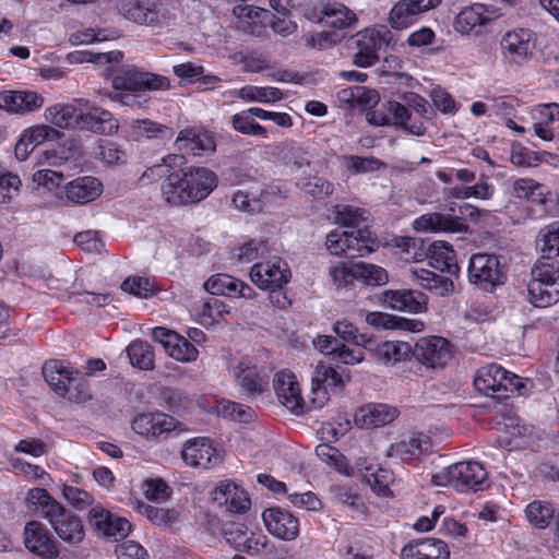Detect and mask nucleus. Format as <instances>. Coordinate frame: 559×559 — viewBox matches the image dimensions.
<instances>
[{
	"label": "nucleus",
	"instance_id": "49",
	"mask_svg": "<svg viewBox=\"0 0 559 559\" xmlns=\"http://www.w3.org/2000/svg\"><path fill=\"white\" fill-rule=\"evenodd\" d=\"M356 276L357 280L371 286H382L389 281L388 273L383 267L362 262L356 264Z\"/></svg>",
	"mask_w": 559,
	"mask_h": 559
},
{
	"label": "nucleus",
	"instance_id": "27",
	"mask_svg": "<svg viewBox=\"0 0 559 559\" xmlns=\"http://www.w3.org/2000/svg\"><path fill=\"white\" fill-rule=\"evenodd\" d=\"M103 191L102 182L91 176L79 177L66 186V197L74 204H86L96 200Z\"/></svg>",
	"mask_w": 559,
	"mask_h": 559
},
{
	"label": "nucleus",
	"instance_id": "40",
	"mask_svg": "<svg viewBox=\"0 0 559 559\" xmlns=\"http://www.w3.org/2000/svg\"><path fill=\"white\" fill-rule=\"evenodd\" d=\"M185 163L183 155H168L163 158L160 164L148 167L140 177L139 181L142 186L148 185L153 181L167 179L175 167L181 166Z\"/></svg>",
	"mask_w": 559,
	"mask_h": 559
},
{
	"label": "nucleus",
	"instance_id": "63",
	"mask_svg": "<svg viewBox=\"0 0 559 559\" xmlns=\"http://www.w3.org/2000/svg\"><path fill=\"white\" fill-rule=\"evenodd\" d=\"M211 451L213 454H218L224 450L219 448L217 442L207 437H194L185 442L183 450L180 454H188V452L209 454Z\"/></svg>",
	"mask_w": 559,
	"mask_h": 559
},
{
	"label": "nucleus",
	"instance_id": "8",
	"mask_svg": "<svg viewBox=\"0 0 559 559\" xmlns=\"http://www.w3.org/2000/svg\"><path fill=\"white\" fill-rule=\"evenodd\" d=\"M412 354L428 368H443L451 358L450 343L441 336L421 337Z\"/></svg>",
	"mask_w": 559,
	"mask_h": 559
},
{
	"label": "nucleus",
	"instance_id": "22",
	"mask_svg": "<svg viewBox=\"0 0 559 559\" xmlns=\"http://www.w3.org/2000/svg\"><path fill=\"white\" fill-rule=\"evenodd\" d=\"M383 301L393 310L411 313H423L428 307L427 296L413 289L386 290Z\"/></svg>",
	"mask_w": 559,
	"mask_h": 559
},
{
	"label": "nucleus",
	"instance_id": "54",
	"mask_svg": "<svg viewBox=\"0 0 559 559\" xmlns=\"http://www.w3.org/2000/svg\"><path fill=\"white\" fill-rule=\"evenodd\" d=\"M230 309L216 296L209 297L201 306L200 316L203 323L218 322Z\"/></svg>",
	"mask_w": 559,
	"mask_h": 559
},
{
	"label": "nucleus",
	"instance_id": "44",
	"mask_svg": "<svg viewBox=\"0 0 559 559\" xmlns=\"http://www.w3.org/2000/svg\"><path fill=\"white\" fill-rule=\"evenodd\" d=\"M237 285H239V280L226 274H217L204 283V288L212 296L236 297Z\"/></svg>",
	"mask_w": 559,
	"mask_h": 559
},
{
	"label": "nucleus",
	"instance_id": "39",
	"mask_svg": "<svg viewBox=\"0 0 559 559\" xmlns=\"http://www.w3.org/2000/svg\"><path fill=\"white\" fill-rule=\"evenodd\" d=\"M536 247L540 251L538 261L548 262L559 255V225L551 224L539 231Z\"/></svg>",
	"mask_w": 559,
	"mask_h": 559
},
{
	"label": "nucleus",
	"instance_id": "33",
	"mask_svg": "<svg viewBox=\"0 0 559 559\" xmlns=\"http://www.w3.org/2000/svg\"><path fill=\"white\" fill-rule=\"evenodd\" d=\"M501 374H506V369L496 364L488 365L477 371L474 385L477 391L485 395L501 399L502 394L499 393Z\"/></svg>",
	"mask_w": 559,
	"mask_h": 559
},
{
	"label": "nucleus",
	"instance_id": "26",
	"mask_svg": "<svg viewBox=\"0 0 559 559\" xmlns=\"http://www.w3.org/2000/svg\"><path fill=\"white\" fill-rule=\"evenodd\" d=\"M487 13L488 10L484 4L474 3L457 13L453 27L462 35H479V29L491 21Z\"/></svg>",
	"mask_w": 559,
	"mask_h": 559
},
{
	"label": "nucleus",
	"instance_id": "38",
	"mask_svg": "<svg viewBox=\"0 0 559 559\" xmlns=\"http://www.w3.org/2000/svg\"><path fill=\"white\" fill-rule=\"evenodd\" d=\"M144 26L152 28L167 27L174 17L166 0H146Z\"/></svg>",
	"mask_w": 559,
	"mask_h": 559
},
{
	"label": "nucleus",
	"instance_id": "18",
	"mask_svg": "<svg viewBox=\"0 0 559 559\" xmlns=\"http://www.w3.org/2000/svg\"><path fill=\"white\" fill-rule=\"evenodd\" d=\"M83 106H87V99L76 98L71 104H55L45 109V120L51 127L76 130L80 127L79 114H81Z\"/></svg>",
	"mask_w": 559,
	"mask_h": 559
},
{
	"label": "nucleus",
	"instance_id": "58",
	"mask_svg": "<svg viewBox=\"0 0 559 559\" xmlns=\"http://www.w3.org/2000/svg\"><path fill=\"white\" fill-rule=\"evenodd\" d=\"M62 495L68 503L79 511H82L94 503V497L86 490L79 487L64 485L62 488Z\"/></svg>",
	"mask_w": 559,
	"mask_h": 559
},
{
	"label": "nucleus",
	"instance_id": "62",
	"mask_svg": "<svg viewBox=\"0 0 559 559\" xmlns=\"http://www.w3.org/2000/svg\"><path fill=\"white\" fill-rule=\"evenodd\" d=\"M167 354L178 361L188 362L197 359L198 349L188 340L178 334V340H175Z\"/></svg>",
	"mask_w": 559,
	"mask_h": 559
},
{
	"label": "nucleus",
	"instance_id": "59",
	"mask_svg": "<svg viewBox=\"0 0 559 559\" xmlns=\"http://www.w3.org/2000/svg\"><path fill=\"white\" fill-rule=\"evenodd\" d=\"M249 115L247 111L234 115L231 118L233 128L242 134L264 136L266 133L265 128L250 119Z\"/></svg>",
	"mask_w": 559,
	"mask_h": 559
},
{
	"label": "nucleus",
	"instance_id": "7",
	"mask_svg": "<svg viewBox=\"0 0 559 559\" xmlns=\"http://www.w3.org/2000/svg\"><path fill=\"white\" fill-rule=\"evenodd\" d=\"M289 270L281 258L258 262L250 270V278L261 289L276 292L289 281Z\"/></svg>",
	"mask_w": 559,
	"mask_h": 559
},
{
	"label": "nucleus",
	"instance_id": "19",
	"mask_svg": "<svg viewBox=\"0 0 559 559\" xmlns=\"http://www.w3.org/2000/svg\"><path fill=\"white\" fill-rule=\"evenodd\" d=\"M278 401L292 413L300 415L305 411V402L300 395L299 384L294 374L281 371L273 381Z\"/></svg>",
	"mask_w": 559,
	"mask_h": 559
},
{
	"label": "nucleus",
	"instance_id": "13",
	"mask_svg": "<svg viewBox=\"0 0 559 559\" xmlns=\"http://www.w3.org/2000/svg\"><path fill=\"white\" fill-rule=\"evenodd\" d=\"M23 535L25 547L31 552L48 559L58 557V543L41 522L35 520L27 522Z\"/></svg>",
	"mask_w": 559,
	"mask_h": 559
},
{
	"label": "nucleus",
	"instance_id": "23",
	"mask_svg": "<svg viewBox=\"0 0 559 559\" xmlns=\"http://www.w3.org/2000/svg\"><path fill=\"white\" fill-rule=\"evenodd\" d=\"M44 105V97L34 91H3L0 93V109L11 114L33 112Z\"/></svg>",
	"mask_w": 559,
	"mask_h": 559
},
{
	"label": "nucleus",
	"instance_id": "14",
	"mask_svg": "<svg viewBox=\"0 0 559 559\" xmlns=\"http://www.w3.org/2000/svg\"><path fill=\"white\" fill-rule=\"evenodd\" d=\"M442 0H400L390 11L389 23L394 29H405L417 16L435 9Z\"/></svg>",
	"mask_w": 559,
	"mask_h": 559
},
{
	"label": "nucleus",
	"instance_id": "46",
	"mask_svg": "<svg viewBox=\"0 0 559 559\" xmlns=\"http://www.w3.org/2000/svg\"><path fill=\"white\" fill-rule=\"evenodd\" d=\"M333 331L341 340L362 346L366 350L367 348H372L374 344V340L366 334H359L357 328L346 320L337 321L333 326Z\"/></svg>",
	"mask_w": 559,
	"mask_h": 559
},
{
	"label": "nucleus",
	"instance_id": "56",
	"mask_svg": "<svg viewBox=\"0 0 559 559\" xmlns=\"http://www.w3.org/2000/svg\"><path fill=\"white\" fill-rule=\"evenodd\" d=\"M145 4L146 0H121L118 4V11L127 21L144 26Z\"/></svg>",
	"mask_w": 559,
	"mask_h": 559
},
{
	"label": "nucleus",
	"instance_id": "42",
	"mask_svg": "<svg viewBox=\"0 0 559 559\" xmlns=\"http://www.w3.org/2000/svg\"><path fill=\"white\" fill-rule=\"evenodd\" d=\"M347 238H350L349 247V259L358 257H365L373 251L371 245L374 243V239L371 237V233L367 228H360L356 231H347Z\"/></svg>",
	"mask_w": 559,
	"mask_h": 559
},
{
	"label": "nucleus",
	"instance_id": "25",
	"mask_svg": "<svg viewBox=\"0 0 559 559\" xmlns=\"http://www.w3.org/2000/svg\"><path fill=\"white\" fill-rule=\"evenodd\" d=\"M175 420L163 413H147L138 415L132 421V429L146 438H158L173 431Z\"/></svg>",
	"mask_w": 559,
	"mask_h": 559
},
{
	"label": "nucleus",
	"instance_id": "2",
	"mask_svg": "<svg viewBox=\"0 0 559 559\" xmlns=\"http://www.w3.org/2000/svg\"><path fill=\"white\" fill-rule=\"evenodd\" d=\"M41 372L45 381L57 395L76 404H84L92 400L88 383L82 371L64 361H46Z\"/></svg>",
	"mask_w": 559,
	"mask_h": 559
},
{
	"label": "nucleus",
	"instance_id": "43",
	"mask_svg": "<svg viewBox=\"0 0 559 559\" xmlns=\"http://www.w3.org/2000/svg\"><path fill=\"white\" fill-rule=\"evenodd\" d=\"M528 522L536 528H546L554 519V508L546 501H533L525 510Z\"/></svg>",
	"mask_w": 559,
	"mask_h": 559
},
{
	"label": "nucleus",
	"instance_id": "11",
	"mask_svg": "<svg viewBox=\"0 0 559 559\" xmlns=\"http://www.w3.org/2000/svg\"><path fill=\"white\" fill-rule=\"evenodd\" d=\"M450 476L454 479L457 490H483L487 481V471L484 465L474 460H467L450 465Z\"/></svg>",
	"mask_w": 559,
	"mask_h": 559
},
{
	"label": "nucleus",
	"instance_id": "36",
	"mask_svg": "<svg viewBox=\"0 0 559 559\" xmlns=\"http://www.w3.org/2000/svg\"><path fill=\"white\" fill-rule=\"evenodd\" d=\"M385 111L390 115L392 123L396 128H401L408 133L421 136L426 132V128L421 121L409 123L411 118L409 110L406 105H403L395 100H389L383 104Z\"/></svg>",
	"mask_w": 559,
	"mask_h": 559
},
{
	"label": "nucleus",
	"instance_id": "57",
	"mask_svg": "<svg viewBox=\"0 0 559 559\" xmlns=\"http://www.w3.org/2000/svg\"><path fill=\"white\" fill-rule=\"evenodd\" d=\"M99 158L108 165L122 164L127 160V153L121 146L110 140H100L98 143Z\"/></svg>",
	"mask_w": 559,
	"mask_h": 559
},
{
	"label": "nucleus",
	"instance_id": "21",
	"mask_svg": "<svg viewBox=\"0 0 559 559\" xmlns=\"http://www.w3.org/2000/svg\"><path fill=\"white\" fill-rule=\"evenodd\" d=\"M397 415L394 406L371 403L356 411L354 421L361 429H374L391 424Z\"/></svg>",
	"mask_w": 559,
	"mask_h": 559
},
{
	"label": "nucleus",
	"instance_id": "37",
	"mask_svg": "<svg viewBox=\"0 0 559 559\" xmlns=\"http://www.w3.org/2000/svg\"><path fill=\"white\" fill-rule=\"evenodd\" d=\"M321 22L326 27L344 29L355 25L357 16L347 7L341 3H332L324 7Z\"/></svg>",
	"mask_w": 559,
	"mask_h": 559
},
{
	"label": "nucleus",
	"instance_id": "12",
	"mask_svg": "<svg viewBox=\"0 0 559 559\" xmlns=\"http://www.w3.org/2000/svg\"><path fill=\"white\" fill-rule=\"evenodd\" d=\"M88 522L99 534L115 540L127 537L131 532V524L127 519L114 515L99 504L90 510Z\"/></svg>",
	"mask_w": 559,
	"mask_h": 559
},
{
	"label": "nucleus",
	"instance_id": "34",
	"mask_svg": "<svg viewBox=\"0 0 559 559\" xmlns=\"http://www.w3.org/2000/svg\"><path fill=\"white\" fill-rule=\"evenodd\" d=\"M367 350L371 352L377 360L385 365H395L409 356L412 347L406 342L390 341L374 343L372 348H367Z\"/></svg>",
	"mask_w": 559,
	"mask_h": 559
},
{
	"label": "nucleus",
	"instance_id": "17",
	"mask_svg": "<svg viewBox=\"0 0 559 559\" xmlns=\"http://www.w3.org/2000/svg\"><path fill=\"white\" fill-rule=\"evenodd\" d=\"M79 130L83 131L111 135L119 128L118 120L110 111L100 107L91 106L88 100L87 106H83L81 114H79Z\"/></svg>",
	"mask_w": 559,
	"mask_h": 559
},
{
	"label": "nucleus",
	"instance_id": "32",
	"mask_svg": "<svg viewBox=\"0 0 559 559\" xmlns=\"http://www.w3.org/2000/svg\"><path fill=\"white\" fill-rule=\"evenodd\" d=\"M426 255L431 267L449 274L459 272L454 250L447 242L435 241L430 243Z\"/></svg>",
	"mask_w": 559,
	"mask_h": 559
},
{
	"label": "nucleus",
	"instance_id": "5",
	"mask_svg": "<svg viewBox=\"0 0 559 559\" xmlns=\"http://www.w3.org/2000/svg\"><path fill=\"white\" fill-rule=\"evenodd\" d=\"M468 280L480 289L491 290L504 284L507 266L495 254H473L468 264Z\"/></svg>",
	"mask_w": 559,
	"mask_h": 559
},
{
	"label": "nucleus",
	"instance_id": "41",
	"mask_svg": "<svg viewBox=\"0 0 559 559\" xmlns=\"http://www.w3.org/2000/svg\"><path fill=\"white\" fill-rule=\"evenodd\" d=\"M127 353L132 366L141 370H152L154 368V353L146 342L135 341L131 343Z\"/></svg>",
	"mask_w": 559,
	"mask_h": 559
},
{
	"label": "nucleus",
	"instance_id": "24",
	"mask_svg": "<svg viewBox=\"0 0 559 559\" xmlns=\"http://www.w3.org/2000/svg\"><path fill=\"white\" fill-rule=\"evenodd\" d=\"M448 545L436 538H423L402 548V559H449Z\"/></svg>",
	"mask_w": 559,
	"mask_h": 559
},
{
	"label": "nucleus",
	"instance_id": "64",
	"mask_svg": "<svg viewBox=\"0 0 559 559\" xmlns=\"http://www.w3.org/2000/svg\"><path fill=\"white\" fill-rule=\"evenodd\" d=\"M343 165L352 174H364L378 169L381 163L373 157L343 156Z\"/></svg>",
	"mask_w": 559,
	"mask_h": 559
},
{
	"label": "nucleus",
	"instance_id": "3",
	"mask_svg": "<svg viewBox=\"0 0 559 559\" xmlns=\"http://www.w3.org/2000/svg\"><path fill=\"white\" fill-rule=\"evenodd\" d=\"M528 299L534 307L547 308L559 300V265L538 261L531 272Z\"/></svg>",
	"mask_w": 559,
	"mask_h": 559
},
{
	"label": "nucleus",
	"instance_id": "53",
	"mask_svg": "<svg viewBox=\"0 0 559 559\" xmlns=\"http://www.w3.org/2000/svg\"><path fill=\"white\" fill-rule=\"evenodd\" d=\"M171 488L159 477L147 478L143 481L144 497L154 502H164L171 496Z\"/></svg>",
	"mask_w": 559,
	"mask_h": 559
},
{
	"label": "nucleus",
	"instance_id": "52",
	"mask_svg": "<svg viewBox=\"0 0 559 559\" xmlns=\"http://www.w3.org/2000/svg\"><path fill=\"white\" fill-rule=\"evenodd\" d=\"M25 139L31 141L33 146H38L46 141H56L63 136V133L48 124H37L23 131Z\"/></svg>",
	"mask_w": 559,
	"mask_h": 559
},
{
	"label": "nucleus",
	"instance_id": "35",
	"mask_svg": "<svg viewBox=\"0 0 559 559\" xmlns=\"http://www.w3.org/2000/svg\"><path fill=\"white\" fill-rule=\"evenodd\" d=\"M411 272L414 280H416L424 289L439 297L448 296L454 289L453 281L447 276L436 274L426 269H414Z\"/></svg>",
	"mask_w": 559,
	"mask_h": 559
},
{
	"label": "nucleus",
	"instance_id": "60",
	"mask_svg": "<svg viewBox=\"0 0 559 559\" xmlns=\"http://www.w3.org/2000/svg\"><path fill=\"white\" fill-rule=\"evenodd\" d=\"M237 381L242 390L249 396H257L262 392V382L259 379L254 369L251 368H241L239 366V371L236 374Z\"/></svg>",
	"mask_w": 559,
	"mask_h": 559
},
{
	"label": "nucleus",
	"instance_id": "55",
	"mask_svg": "<svg viewBox=\"0 0 559 559\" xmlns=\"http://www.w3.org/2000/svg\"><path fill=\"white\" fill-rule=\"evenodd\" d=\"M136 510L155 525H168L176 520V512L138 501Z\"/></svg>",
	"mask_w": 559,
	"mask_h": 559
},
{
	"label": "nucleus",
	"instance_id": "30",
	"mask_svg": "<svg viewBox=\"0 0 559 559\" xmlns=\"http://www.w3.org/2000/svg\"><path fill=\"white\" fill-rule=\"evenodd\" d=\"M25 506L28 511L37 513L47 522L63 506L57 501L45 488H32L25 497Z\"/></svg>",
	"mask_w": 559,
	"mask_h": 559
},
{
	"label": "nucleus",
	"instance_id": "29",
	"mask_svg": "<svg viewBox=\"0 0 559 559\" xmlns=\"http://www.w3.org/2000/svg\"><path fill=\"white\" fill-rule=\"evenodd\" d=\"M417 230L465 233L467 226L460 217L442 213H429L415 221Z\"/></svg>",
	"mask_w": 559,
	"mask_h": 559
},
{
	"label": "nucleus",
	"instance_id": "45",
	"mask_svg": "<svg viewBox=\"0 0 559 559\" xmlns=\"http://www.w3.org/2000/svg\"><path fill=\"white\" fill-rule=\"evenodd\" d=\"M68 59L71 63L92 62L96 64H107L112 62H119L122 59V52H96L88 50H80L69 53Z\"/></svg>",
	"mask_w": 559,
	"mask_h": 559
},
{
	"label": "nucleus",
	"instance_id": "16",
	"mask_svg": "<svg viewBox=\"0 0 559 559\" xmlns=\"http://www.w3.org/2000/svg\"><path fill=\"white\" fill-rule=\"evenodd\" d=\"M262 519L267 532L280 539L290 542L299 535V521L289 511L269 508L263 511Z\"/></svg>",
	"mask_w": 559,
	"mask_h": 559
},
{
	"label": "nucleus",
	"instance_id": "20",
	"mask_svg": "<svg viewBox=\"0 0 559 559\" xmlns=\"http://www.w3.org/2000/svg\"><path fill=\"white\" fill-rule=\"evenodd\" d=\"M357 52L354 55V63L360 68H368L379 60L378 51L385 44L379 32L365 29L353 38Z\"/></svg>",
	"mask_w": 559,
	"mask_h": 559
},
{
	"label": "nucleus",
	"instance_id": "6",
	"mask_svg": "<svg viewBox=\"0 0 559 559\" xmlns=\"http://www.w3.org/2000/svg\"><path fill=\"white\" fill-rule=\"evenodd\" d=\"M112 87L117 91L140 93L145 91H167L170 81L167 76L133 68L122 69L112 79Z\"/></svg>",
	"mask_w": 559,
	"mask_h": 559
},
{
	"label": "nucleus",
	"instance_id": "48",
	"mask_svg": "<svg viewBox=\"0 0 559 559\" xmlns=\"http://www.w3.org/2000/svg\"><path fill=\"white\" fill-rule=\"evenodd\" d=\"M430 445L431 441L428 436L415 432L404 436L399 442L392 444L391 451L413 454L415 451H428Z\"/></svg>",
	"mask_w": 559,
	"mask_h": 559
},
{
	"label": "nucleus",
	"instance_id": "51",
	"mask_svg": "<svg viewBox=\"0 0 559 559\" xmlns=\"http://www.w3.org/2000/svg\"><path fill=\"white\" fill-rule=\"evenodd\" d=\"M121 289L139 298H148L156 294L157 288L147 277H128L121 284Z\"/></svg>",
	"mask_w": 559,
	"mask_h": 559
},
{
	"label": "nucleus",
	"instance_id": "15",
	"mask_svg": "<svg viewBox=\"0 0 559 559\" xmlns=\"http://www.w3.org/2000/svg\"><path fill=\"white\" fill-rule=\"evenodd\" d=\"M48 523L57 536L69 545L78 546L84 539L85 532L81 519L64 506L55 513Z\"/></svg>",
	"mask_w": 559,
	"mask_h": 559
},
{
	"label": "nucleus",
	"instance_id": "61",
	"mask_svg": "<svg viewBox=\"0 0 559 559\" xmlns=\"http://www.w3.org/2000/svg\"><path fill=\"white\" fill-rule=\"evenodd\" d=\"M22 182L19 176L3 169L0 175V204H8L17 194Z\"/></svg>",
	"mask_w": 559,
	"mask_h": 559
},
{
	"label": "nucleus",
	"instance_id": "50",
	"mask_svg": "<svg viewBox=\"0 0 559 559\" xmlns=\"http://www.w3.org/2000/svg\"><path fill=\"white\" fill-rule=\"evenodd\" d=\"M218 414L239 423H250L255 416L251 407L231 401H223L218 408Z\"/></svg>",
	"mask_w": 559,
	"mask_h": 559
},
{
	"label": "nucleus",
	"instance_id": "1",
	"mask_svg": "<svg viewBox=\"0 0 559 559\" xmlns=\"http://www.w3.org/2000/svg\"><path fill=\"white\" fill-rule=\"evenodd\" d=\"M217 186L216 175L205 168L171 170L160 186L162 197L170 205H186L205 199Z\"/></svg>",
	"mask_w": 559,
	"mask_h": 559
},
{
	"label": "nucleus",
	"instance_id": "28",
	"mask_svg": "<svg viewBox=\"0 0 559 559\" xmlns=\"http://www.w3.org/2000/svg\"><path fill=\"white\" fill-rule=\"evenodd\" d=\"M233 13L238 19L237 28L250 34H260V28L272 17L269 10L248 4L236 5Z\"/></svg>",
	"mask_w": 559,
	"mask_h": 559
},
{
	"label": "nucleus",
	"instance_id": "9",
	"mask_svg": "<svg viewBox=\"0 0 559 559\" xmlns=\"http://www.w3.org/2000/svg\"><path fill=\"white\" fill-rule=\"evenodd\" d=\"M349 379V374L344 377L331 366L320 361L316 366L311 379V390L314 395L311 401L314 404V407L320 408L325 404L329 400V389H342Z\"/></svg>",
	"mask_w": 559,
	"mask_h": 559
},
{
	"label": "nucleus",
	"instance_id": "31",
	"mask_svg": "<svg viewBox=\"0 0 559 559\" xmlns=\"http://www.w3.org/2000/svg\"><path fill=\"white\" fill-rule=\"evenodd\" d=\"M176 144L180 151L191 153L194 156L215 151V143L210 135L192 129L181 130L176 140Z\"/></svg>",
	"mask_w": 559,
	"mask_h": 559
},
{
	"label": "nucleus",
	"instance_id": "4",
	"mask_svg": "<svg viewBox=\"0 0 559 559\" xmlns=\"http://www.w3.org/2000/svg\"><path fill=\"white\" fill-rule=\"evenodd\" d=\"M502 60L509 66L523 67L536 55L537 35L530 28L516 27L506 32L499 41Z\"/></svg>",
	"mask_w": 559,
	"mask_h": 559
},
{
	"label": "nucleus",
	"instance_id": "47",
	"mask_svg": "<svg viewBox=\"0 0 559 559\" xmlns=\"http://www.w3.org/2000/svg\"><path fill=\"white\" fill-rule=\"evenodd\" d=\"M238 96L247 102L270 103L282 98V92L276 87L245 86L238 91Z\"/></svg>",
	"mask_w": 559,
	"mask_h": 559
},
{
	"label": "nucleus",
	"instance_id": "10",
	"mask_svg": "<svg viewBox=\"0 0 559 559\" xmlns=\"http://www.w3.org/2000/svg\"><path fill=\"white\" fill-rule=\"evenodd\" d=\"M212 499L225 512L234 514L246 513L251 506L248 493L228 479L218 483L212 492Z\"/></svg>",
	"mask_w": 559,
	"mask_h": 559
}]
</instances>
